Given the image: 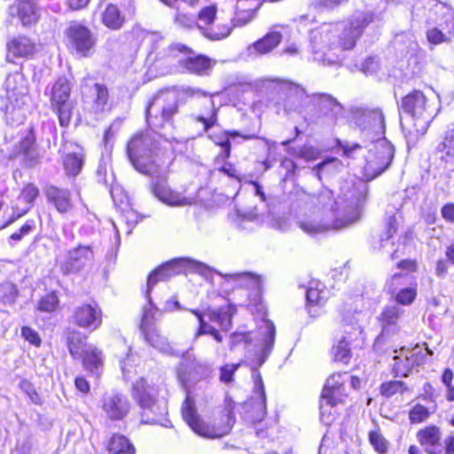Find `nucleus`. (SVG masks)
<instances>
[{"mask_svg":"<svg viewBox=\"0 0 454 454\" xmlns=\"http://www.w3.org/2000/svg\"><path fill=\"white\" fill-rule=\"evenodd\" d=\"M376 18L377 16L371 12H359L341 28L338 25L325 24L313 30L310 35L313 60L324 66L336 63L338 57L331 53L330 50L337 43L342 50H351L364 27Z\"/></svg>","mask_w":454,"mask_h":454,"instance_id":"nucleus-1","label":"nucleus"},{"mask_svg":"<svg viewBox=\"0 0 454 454\" xmlns=\"http://www.w3.org/2000/svg\"><path fill=\"white\" fill-rule=\"evenodd\" d=\"M368 192L369 185L362 180L344 182L340 186V195L332 205L335 221L329 224L315 220H301L300 228L308 234L316 235L329 229H341L356 223L361 217Z\"/></svg>","mask_w":454,"mask_h":454,"instance_id":"nucleus-2","label":"nucleus"},{"mask_svg":"<svg viewBox=\"0 0 454 454\" xmlns=\"http://www.w3.org/2000/svg\"><path fill=\"white\" fill-rule=\"evenodd\" d=\"M126 152L135 169L147 176L159 172L166 153L157 135L148 131L135 134L128 142Z\"/></svg>","mask_w":454,"mask_h":454,"instance_id":"nucleus-3","label":"nucleus"},{"mask_svg":"<svg viewBox=\"0 0 454 454\" xmlns=\"http://www.w3.org/2000/svg\"><path fill=\"white\" fill-rule=\"evenodd\" d=\"M232 402L226 403L218 418H215L212 423H207L197 414L194 400L187 391L186 398L182 406V415L184 421L195 434L205 438L215 439L221 438L231 432L235 423Z\"/></svg>","mask_w":454,"mask_h":454,"instance_id":"nucleus-4","label":"nucleus"},{"mask_svg":"<svg viewBox=\"0 0 454 454\" xmlns=\"http://www.w3.org/2000/svg\"><path fill=\"white\" fill-rule=\"evenodd\" d=\"M198 266L197 269L202 267L201 264L195 262L194 261L188 258H178L168 262L153 271L147 279V289L145 291V298L148 301V304L144 307L143 316L141 319L140 328L142 332H145L151 329H154V321L156 316L159 314L158 309L153 303L151 298V292L153 286L159 282L167 279L168 278L184 272L187 269Z\"/></svg>","mask_w":454,"mask_h":454,"instance_id":"nucleus-5","label":"nucleus"},{"mask_svg":"<svg viewBox=\"0 0 454 454\" xmlns=\"http://www.w3.org/2000/svg\"><path fill=\"white\" fill-rule=\"evenodd\" d=\"M132 396L141 409L142 423L168 427L170 421L166 418V405L158 403L154 387L144 378L139 379L133 385Z\"/></svg>","mask_w":454,"mask_h":454,"instance_id":"nucleus-6","label":"nucleus"},{"mask_svg":"<svg viewBox=\"0 0 454 454\" xmlns=\"http://www.w3.org/2000/svg\"><path fill=\"white\" fill-rule=\"evenodd\" d=\"M6 104L4 106L5 118L11 125L22 123L27 115L28 89L27 82L20 73L9 74L5 81Z\"/></svg>","mask_w":454,"mask_h":454,"instance_id":"nucleus-7","label":"nucleus"},{"mask_svg":"<svg viewBox=\"0 0 454 454\" xmlns=\"http://www.w3.org/2000/svg\"><path fill=\"white\" fill-rule=\"evenodd\" d=\"M69 51L79 58H90L95 52L98 36L90 28L78 21H71L65 30Z\"/></svg>","mask_w":454,"mask_h":454,"instance_id":"nucleus-8","label":"nucleus"},{"mask_svg":"<svg viewBox=\"0 0 454 454\" xmlns=\"http://www.w3.org/2000/svg\"><path fill=\"white\" fill-rule=\"evenodd\" d=\"M178 95L176 92L159 93L146 108L147 123L155 129L172 124V118L178 112Z\"/></svg>","mask_w":454,"mask_h":454,"instance_id":"nucleus-9","label":"nucleus"},{"mask_svg":"<svg viewBox=\"0 0 454 454\" xmlns=\"http://www.w3.org/2000/svg\"><path fill=\"white\" fill-rule=\"evenodd\" d=\"M199 320L200 327L195 333V338L203 334H210L217 342H222L223 338L219 332L206 320L207 317L209 321L215 323L222 330L228 331L231 325V306L222 307L219 309H207L204 312L198 309L191 310Z\"/></svg>","mask_w":454,"mask_h":454,"instance_id":"nucleus-10","label":"nucleus"},{"mask_svg":"<svg viewBox=\"0 0 454 454\" xmlns=\"http://www.w3.org/2000/svg\"><path fill=\"white\" fill-rule=\"evenodd\" d=\"M401 109L414 120L418 132L425 133L434 118V110L427 105L425 95L419 90H414L402 99Z\"/></svg>","mask_w":454,"mask_h":454,"instance_id":"nucleus-11","label":"nucleus"},{"mask_svg":"<svg viewBox=\"0 0 454 454\" xmlns=\"http://www.w3.org/2000/svg\"><path fill=\"white\" fill-rule=\"evenodd\" d=\"M394 156L395 148L393 145L385 137L377 138L364 167L365 177L368 179L378 177L389 168Z\"/></svg>","mask_w":454,"mask_h":454,"instance_id":"nucleus-12","label":"nucleus"},{"mask_svg":"<svg viewBox=\"0 0 454 454\" xmlns=\"http://www.w3.org/2000/svg\"><path fill=\"white\" fill-rule=\"evenodd\" d=\"M70 92L71 86L66 77H59L51 89V104L62 127H67L72 117L74 106L70 100Z\"/></svg>","mask_w":454,"mask_h":454,"instance_id":"nucleus-13","label":"nucleus"},{"mask_svg":"<svg viewBox=\"0 0 454 454\" xmlns=\"http://www.w3.org/2000/svg\"><path fill=\"white\" fill-rule=\"evenodd\" d=\"M216 12L217 7L215 5H209L202 8L198 13V28L205 37L212 41L224 39L232 31V27L226 23L218 22L214 24L215 20H219V18L216 17Z\"/></svg>","mask_w":454,"mask_h":454,"instance_id":"nucleus-14","label":"nucleus"},{"mask_svg":"<svg viewBox=\"0 0 454 454\" xmlns=\"http://www.w3.org/2000/svg\"><path fill=\"white\" fill-rule=\"evenodd\" d=\"M426 22L428 25H437L442 30L454 36V8L438 0H427Z\"/></svg>","mask_w":454,"mask_h":454,"instance_id":"nucleus-15","label":"nucleus"},{"mask_svg":"<svg viewBox=\"0 0 454 454\" xmlns=\"http://www.w3.org/2000/svg\"><path fill=\"white\" fill-rule=\"evenodd\" d=\"M11 159L21 158L27 167H35L40 162L42 154L36 145L33 129L24 131L14 150L10 153Z\"/></svg>","mask_w":454,"mask_h":454,"instance_id":"nucleus-16","label":"nucleus"},{"mask_svg":"<svg viewBox=\"0 0 454 454\" xmlns=\"http://www.w3.org/2000/svg\"><path fill=\"white\" fill-rule=\"evenodd\" d=\"M215 64V59L192 51L180 57L177 60V67L180 72L199 76L210 75Z\"/></svg>","mask_w":454,"mask_h":454,"instance_id":"nucleus-17","label":"nucleus"},{"mask_svg":"<svg viewBox=\"0 0 454 454\" xmlns=\"http://www.w3.org/2000/svg\"><path fill=\"white\" fill-rule=\"evenodd\" d=\"M94 260V252L91 245H78L70 249L62 263L61 270L64 274L78 273Z\"/></svg>","mask_w":454,"mask_h":454,"instance_id":"nucleus-18","label":"nucleus"},{"mask_svg":"<svg viewBox=\"0 0 454 454\" xmlns=\"http://www.w3.org/2000/svg\"><path fill=\"white\" fill-rule=\"evenodd\" d=\"M427 354L422 348L416 346L412 349L402 348L398 355L394 356L393 372L395 376L406 377L415 367L424 363Z\"/></svg>","mask_w":454,"mask_h":454,"instance_id":"nucleus-19","label":"nucleus"},{"mask_svg":"<svg viewBox=\"0 0 454 454\" xmlns=\"http://www.w3.org/2000/svg\"><path fill=\"white\" fill-rule=\"evenodd\" d=\"M73 320L79 327L94 331L102 324L101 309L96 302L83 303L74 309Z\"/></svg>","mask_w":454,"mask_h":454,"instance_id":"nucleus-20","label":"nucleus"},{"mask_svg":"<svg viewBox=\"0 0 454 454\" xmlns=\"http://www.w3.org/2000/svg\"><path fill=\"white\" fill-rule=\"evenodd\" d=\"M151 189L157 199L171 207H184L192 205L194 202L193 198L185 197L171 190L161 177H157L152 181Z\"/></svg>","mask_w":454,"mask_h":454,"instance_id":"nucleus-21","label":"nucleus"},{"mask_svg":"<svg viewBox=\"0 0 454 454\" xmlns=\"http://www.w3.org/2000/svg\"><path fill=\"white\" fill-rule=\"evenodd\" d=\"M101 407L107 418L113 420H121L129 413L130 403L123 395L110 392L103 395Z\"/></svg>","mask_w":454,"mask_h":454,"instance_id":"nucleus-22","label":"nucleus"},{"mask_svg":"<svg viewBox=\"0 0 454 454\" xmlns=\"http://www.w3.org/2000/svg\"><path fill=\"white\" fill-rule=\"evenodd\" d=\"M409 279L407 274L396 273L395 274L387 284L388 292L395 295V300L398 304L411 305L416 296L417 289L415 286L402 287Z\"/></svg>","mask_w":454,"mask_h":454,"instance_id":"nucleus-23","label":"nucleus"},{"mask_svg":"<svg viewBox=\"0 0 454 454\" xmlns=\"http://www.w3.org/2000/svg\"><path fill=\"white\" fill-rule=\"evenodd\" d=\"M275 333L276 330L273 323L268 319L262 320L258 332L260 348L256 356L259 366L264 364L273 348Z\"/></svg>","mask_w":454,"mask_h":454,"instance_id":"nucleus-24","label":"nucleus"},{"mask_svg":"<svg viewBox=\"0 0 454 454\" xmlns=\"http://www.w3.org/2000/svg\"><path fill=\"white\" fill-rule=\"evenodd\" d=\"M254 391L252 397L251 406L252 411H247L248 418L253 422L262 421L266 415V394L262 380V376L258 372H254Z\"/></svg>","mask_w":454,"mask_h":454,"instance_id":"nucleus-25","label":"nucleus"},{"mask_svg":"<svg viewBox=\"0 0 454 454\" xmlns=\"http://www.w3.org/2000/svg\"><path fill=\"white\" fill-rule=\"evenodd\" d=\"M260 7L258 0H237L235 14L228 24L232 27H243L253 20Z\"/></svg>","mask_w":454,"mask_h":454,"instance_id":"nucleus-26","label":"nucleus"},{"mask_svg":"<svg viewBox=\"0 0 454 454\" xmlns=\"http://www.w3.org/2000/svg\"><path fill=\"white\" fill-rule=\"evenodd\" d=\"M209 375V368L198 361L183 364L178 372V379L186 389Z\"/></svg>","mask_w":454,"mask_h":454,"instance_id":"nucleus-27","label":"nucleus"},{"mask_svg":"<svg viewBox=\"0 0 454 454\" xmlns=\"http://www.w3.org/2000/svg\"><path fill=\"white\" fill-rule=\"evenodd\" d=\"M38 194L39 190L35 185L32 184H27L16 200L15 205L12 207V216L8 221V223H12L18 218L26 215L33 207L34 200L36 199Z\"/></svg>","mask_w":454,"mask_h":454,"instance_id":"nucleus-28","label":"nucleus"},{"mask_svg":"<svg viewBox=\"0 0 454 454\" xmlns=\"http://www.w3.org/2000/svg\"><path fill=\"white\" fill-rule=\"evenodd\" d=\"M419 443L427 454H442L443 447L441 443V431L435 426L427 427L417 433Z\"/></svg>","mask_w":454,"mask_h":454,"instance_id":"nucleus-29","label":"nucleus"},{"mask_svg":"<svg viewBox=\"0 0 454 454\" xmlns=\"http://www.w3.org/2000/svg\"><path fill=\"white\" fill-rule=\"evenodd\" d=\"M45 196L59 214L68 213L74 207L71 192L67 189L51 185L45 190Z\"/></svg>","mask_w":454,"mask_h":454,"instance_id":"nucleus-30","label":"nucleus"},{"mask_svg":"<svg viewBox=\"0 0 454 454\" xmlns=\"http://www.w3.org/2000/svg\"><path fill=\"white\" fill-rule=\"evenodd\" d=\"M9 13L12 16L17 15L23 26L35 23L39 18L38 7L31 0L19 1L10 6Z\"/></svg>","mask_w":454,"mask_h":454,"instance_id":"nucleus-31","label":"nucleus"},{"mask_svg":"<svg viewBox=\"0 0 454 454\" xmlns=\"http://www.w3.org/2000/svg\"><path fill=\"white\" fill-rule=\"evenodd\" d=\"M83 102L86 108L98 114L105 111L108 102V90L105 85L95 83L90 89V96H84Z\"/></svg>","mask_w":454,"mask_h":454,"instance_id":"nucleus-32","label":"nucleus"},{"mask_svg":"<svg viewBox=\"0 0 454 454\" xmlns=\"http://www.w3.org/2000/svg\"><path fill=\"white\" fill-rule=\"evenodd\" d=\"M356 123L362 127V129H372L376 136L385 134L384 115L380 110L364 111L356 117Z\"/></svg>","mask_w":454,"mask_h":454,"instance_id":"nucleus-33","label":"nucleus"},{"mask_svg":"<svg viewBox=\"0 0 454 454\" xmlns=\"http://www.w3.org/2000/svg\"><path fill=\"white\" fill-rule=\"evenodd\" d=\"M310 98L311 102L323 115L336 118L342 111L341 105L329 94L317 93L311 95Z\"/></svg>","mask_w":454,"mask_h":454,"instance_id":"nucleus-34","label":"nucleus"},{"mask_svg":"<svg viewBox=\"0 0 454 454\" xmlns=\"http://www.w3.org/2000/svg\"><path fill=\"white\" fill-rule=\"evenodd\" d=\"M404 310L397 305L387 306L380 314L381 335H388L397 331V323Z\"/></svg>","mask_w":454,"mask_h":454,"instance_id":"nucleus-35","label":"nucleus"},{"mask_svg":"<svg viewBox=\"0 0 454 454\" xmlns=\"http://www.w3.org/2000/svg\"><path fill=\"white\" fill-rule=\"evenodd\" d=\"M9 55L16 58H24L35 51V44L27 36H17L7 44Z\"/></svg>","mask_w":454,"mask_h":454,"instance_id":"nucleus-36","label":"nucleus"},{"mask_svg":"<svg viewBox=\"0 0 454 454\" xmlns=\"http://www.w3.org/2000/svg\"><path fill=\"white\" fill-rule=\"evenodd\" d=\"M83 366L86 370L98 374L103 366V356L100 349L90 344L82 355Z\"/></svg>","mask_w":454,"mask_h":454,"instance_id":"nucleus-37","label":"nucleus"},{"mask_svg":"<svg viewBox=\"0 0 454 454\" xmlns=\"http://www.w3.org/2000/svg\"><path fill=\"white\" fill-rule=\"evenodd\" d=\"M282 40V35L279 32L268 33L263 38L255 42L248 48L250 54L253 51L259 54H266L275 49Z\"/></svg>","mask_w":454,"mask_h":454,"instance_id":"nucleus-38","label":"nucleus"},{"mask_svg":"<svg viewBox=\"0 0 454 454\" xmlns=\"http://www.w3.org/2000/svg\"><path fill=\"white\" fill-rule=\"evenodd\" d=\"M69 352L74 358H80L85 348L90 345L85 343V336L81 332L70 330L67 335Z\"/></svg>","mask_w":454,"mask_h":454,"instance_id":"nucleus-39","label":"nucleus"},{"mask_svg":"<svg viewBox=\"0 0 454 454\" xmlns=\"http://www.w3.org/2000/svg\"><path fill=\"white\" fill-rule=\"evenodd\" d=\"M102 22L108 28L117 30L120 29L124 23V17L116 5L108 4L104 12L102 13Z\"/></svg>","mask_w":454,"mask_h":454,"instance_id":"nucleus-40","label":"nucleus"},{"mask_svg":"<svg viewBox=\"0 0 454 454\" xmlns=\"http://www.w3.org/2000/svg\"><path fill=\"white\" fill-rule=\"evenodd\" d=\"M347 396L345 393V387H339L336 388L323 389L322 392V401H321V414L323 415L325 411V403L330 405L331 407L335 406L337 403L343 402L344 398Z\"/></svg>","mask_w":454,"mask_h":454,"instance_id":"nucleus-41","label":"nucleus"},{"mask_svg":"<svg viewBox=\"0 0 454 454\" xmlns=\"http://www.w3.org/2000/svg\"><path fill=\"white\" fill-rule=\"evenodd\" d=\"M145 340L150 343L153 348L159 349L163 353L170 352V346L167 340L161 336L156 328L145 332H142Z\"/></svg>","mask_w":454,"mask_h":454,"instance_id":"nucleus-42","label":"nucleus"},{"mask_svg":"<svg viewBox=\"0 0 454 454\" xmlns=\"http://www.w3.org/2000/svg\"><path fill=\"white\" fill-rule=\"evenodd\" d=\"M319 283L316 286H309L306 292L309 313H312L314 306H322L325 302V291L320 288Z\"/></svg>","mask_w":454,"mask_h":454,"instance_id":"nucleus-43","label":"nucleus"},{"mask_svg":"<svg viewBox=\"0 0 454 454\" xmlns=\"http://www.w3.org/2000/svg\"><path fill=\"white\" fill-rule=\"evenodd\" d=\"M19 295L17 286L10 281L0 284V302L4 305H13Z\"/></svg>","mask_w":454,"mask_h":454,"instance_id":"nucleus-44","label":"nucleus"},{"mask_svg":"<svg viewBox=\"0 0 454 454\" xmlns=\"http://www.w3.org/2000/svg\"><path fill=\"white\" fill-rule=\"evenodd\" d=\"M82 166L83 155L81 153H67L64 158V168L68 175H78Z\"/></svg>","mask_w":454,"mask_h":454,"instance_id":"nucleus-45","label":"nucleus"},{"mask_svg":"<svg viewBox=\"0 0 454 454\" xmlns=\"http://www.w3.org/2000/svg\"><path fill=\"white\" fill-rule=\"evenodd\" d=\"M226 281H232L238 286L250 287L259 284L257 278L248 272L226 274L223 276Z\"/></svg>","mask_w":454,"mask_h":454,"instance_id":"nucleus-46","label":"nucleus"},{"mask_svg":"<svg viewBox=\"0 0 454 454\" xmlns=\"http://www.w3.org/2000/svg\"><path fill=\"white\" fill-rule=\"evenodd\" d=\"M126 450H134L135 448L125 436L114 434L108 443L109 453H119L121 451H126Z\"/></svg>","mask_w":454,"mask_h":454,"instance_id":"nucleus-47","label":"nucleus"},{"mask_svg":"<svg viewBox=\"0 0 454 454\" xmlns=\"http://www.w3.org/2000/svg\"><path fill=\"white\" fill-rule=\"evenodd\" d=\"M427 38L430 43L440 44L450 43L454 36L449 35V33L439 27H434L427 31Z\"/></svg>","mask_w":454,"mask_h":454,"instance_id":"nucleus-48","label":"nucleus"},{"mask_svg":"<svg viewBox=\"0 0 454 454\" xmlns=\"http://www.w3.org/2000/svg\"><path fill=\"white\" fill-rule=\"evenodd\" d=\"M334 358L337 361L347 364L350 358V348L345 337L339 340L338 344L333 348Z\"/></svg>","mask_w":454,"mask_h":454,"instance_id":"nucleus-49","label":"nucleus"},{"mask_svg":"<svg viewBox=\"0 0 454 454\" xmlns=\"http://www.w3.org/2000/svg\"><path fill=\"white\" fill-rule=\"evenodd\" d=\"M407 390L408 387L403 381L400 380H392L385 382L380 387V392L382 395L386 397H389L397 392L403 393L404 391Z\"/></svg>","mask_w":454,"mask_h":454,"instance_id":"nucleus-50","label":"nucleus"},{"mask_svg":"<svg viewBox=\"0 0 454 454\" xmlns=\"http://www.w3.org/2000/svg\"><path fill=\"white\" fill-rule=\"evenodd\" d=\"M369 441L378 453L384 454L387 452V442L379 431H371L369 433Z\"/></svg>","mask_w":454,"mask_h":454,"instance_id":"nucleus-51","label":"nucleus"},{"mask_svg":"<svg viewBox=\"0 0 454 454\" xmlns=\"http://www.w3.org/2000/svg\"><path fill=\"white\" fill-rule=\"evenodd\" d=\"M209 104L212 107L208 115H197L194 116V120L203 124L204 131L208 130L210 128L215 126L217 122V109L215 108L212 100H209Z\"/></svg>","mask_w":454,"mask_h":454,"instance_id":"nucleus-52","label":"nucleus"},{"mask_svg":"<svg viewBox=\"0 0 454 454\" xmlns=\"http://www.w3.org/2000/svg\"><path fill=\"white\" fill-rule=\"evenodd\" d=\"M59 304V298L54 294H49L43 296L39 303H38V309L44 312H51L54 311Z\"/></svg>","mask_w":454,"mask_h":454,"instance_id":"nucleus-53","label":"nucleus"},{"mask_svg":"<svg viewBox=\"0 0 454 454\" xmlns=\"http://www.w3.org/2000/svg\"><path fill=\"white\" fill-rule=\"evenodd\" d=\"M240 364H228L220 367L219 379L224 384H230L233 381L235 372L239 369Z\"/></svg>","mask_w":454,"mask_h":454,"instance_id":"nucleus-54","label":"nucleus"},{"mask_svg":"<svg viewBox=\"0 0 454 454\" xmlns=\"http://www.w3.org/2000/svg\"><path fill=\"white\" fill-rule=\"evenodd\" d=\"M429 416L428 410L423 405L417 404L410 411L409 418L412 423H420Z\"/></svg>","mask_w":454,"mask_h":454,"instance_id":"nucleus-55","label":"nucleus"},{"mask_svg":"<svg viewBox=\"0 0 454 454\" xmlns=\"http://www.w3.org/2000/svg\"><path fill=\"white\" fill-rule=\"evenodd\" d=\"M398 230V223L395 215H389L386 219L385 232L381 237L380 241H387L390 239Z\"/></svg>","mask_w":454,"mask_h":454,"instance_id":"nucleus-56","label":"nucleus"},{"mask_svg":"<svg viewBox=\"0 0 454 454\" xmlns=\"http://www.w3.org/2000/svg\"><path fill=\"white\" fill-rule=\"evenodd\" d=\"M282 83L283 86L289 91L291 95L296 96L301 100H303L304 98L309 97L306 93L305 90L299 84H296L290 81H283Z\"/></svg>","mask_w":454,"mask_h":454,"instance_id":"nucleus-57","label":"nucleus"},{"mask_svg":"<svg viewBox=\"0 0 454 454\" xmlns=\"http://www.w3.org/2000/svg\"><path fill=\"white\" fill-rule=\"evenodd\" d=\"M35 228V221L27 220L26 223L19 230V231L12 233L10 236V242L14 241L18 242L22 239V238L32 231Z\"/></svg>","mask_w":454,"mask_h":454,"instance_id":"nucleus-58","label":"nucleus"},{"mask_svg":"<svg viewBox=\"0 0 454 454\" xmlns=\"http://www.w3.org/2000/svg\"><path fill=\"white\" fill-rule=\"evenodd\" d=\"M319 150L311 145L302 146L298 153V156L301 157V159H304L307 161L317 160L319 157Z\"/></svg>","mask_w":454,"mask_h":454,"instance_id":"nucleus-59","label":"nucleus"},{"mask_svg":"<svg viewBox=\"0 0 454 454\" xmlns=\"http://www.w3.org/2000/svg\"><path fill=\"white\" fill-rule=\"evenodd\" d=\"M339 147L342 150L343 155L348 158L355 157L357 151L361 150V145L357 143H348L338 141Z\"/></svg>","mask_w":454,"mask_h":454,"instance_id":"nucleus-60","label":"nucleus"},{"mask_svg":"<svg viewBox=\"0 0 454 454\" xmlns=\"http://www.w3.org/2000/svg\"><path fill=\"white\" fill-rule=\"evenodd\" d=\"M343 376H348L347 373H344L343 375L341 373H333L326 380V383L325 385L324 389H333L339 387H344V380L342 379Z\"/></svg>","mask_w":454,"mask_h":454,"instance_id":"nucleus-61","label":"nucleus"},{"mask_svg":"<svg viewBox=\"0 0 454 454\" xmlns=\"http://www.w3.org/2000/svg\"><path fill=\"white\" fill-rule=\"evenodd\" d=\"M379 68V62L375 57H368L361 66V70L365 74H372L377 72Z\"/></svg>","mask_w":454,"mask_h":454,"instance_id":"nucleus-62","label":"nucleus"},{"mask_svg":"<svg viewBox=\"0 0 454 454\" xmlns=\"http://www.w3.org/2000/svg\"><path fill=\"white\" fill-rule=\"evenodd\" d=\"M22 336L29 341L31 344L35 346H39L41 343V339L38 333L28 326H23L21 328Z\"/></svg>","mask_w":454,"mask_h":454,"instance_id":"nucleus-63","label":"nucleus"},{"mask_svg":"<svg viewBox=\"0 0 454 454\" xmlns=\"http://www.w3.org/2000/svg\"><path fill=\"white\" fill-rule=\"evenodd\" d=\"M437 151L445 153L448 156H454V137H446L444 140L437 145Z\"/></svg>","mask_w":454,"mask_h":454,"instance_id":"nucleus-64","label":"nucleus"}]
</instances>
